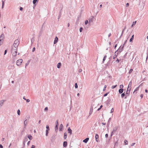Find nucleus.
I'll return each mask as SVG.
<instances>
[{
	"mask_svg": "<svg viewBox=\"0 0 148 148\" xmlns=\"http://www.w3.org/2000/svg\"><path fill=\"white\" fill-rule=\"evenodd\" d=\"M17 48L12 47V49L11 50V53H12V55L14 56H15L16 55L17 53Z\"/></svg>",
	"mask_w": 148,
	"mask_h": 148,
	"instance_id": "nucleus-1",
	"label": "nucleus"
},
{
	"mask_svg": "<svg viewBox=\"0 0 148 148\" xmlns=\"http://www.w3.org/2000/svg\"><path fill=\"white\" fill-rule=\"evenodd\" d=\"M19 44V41L18 39H16L14 41V43L12 46V47L17 48Z\"/></svg>",
	"mask_w": 148,
	"mask_h": 148,
	"instance_id": "nucleus-2",
	"label": "nucleus"
},
{
	"mask_svg": "<svg viewBox=\"0 0 148 148\" xmlns=\"http://www.w3.org/2000/svg\"><path fill=\"white\" fill-rule=\"evenodd\" d=\"M29 116L28 117H27V119H25L24 121V129H25L26 128V127L27 126V124L28 121L27 120V119H29Z\"/></svg>",
	"mask_w": 148,
	"mask_h": 148,
	"instance_id": "nucleus-3",
	"label": "nucleus"
},
{
	"mask_svg": "<svg viewBox=\"0 0 148 148\" xmlns=\"http://www.w3.org/2000/svg\"><path fill=\"white\" fill-rule=\"evenodd\" d=\"M23 61L22 59H20L17 60L16 62V65H21Z\"/></svg>",
	"mask_w": 148,
	"mask_h": 148,
	"instance_id": "nucleus-4",
	"label": "nucleus"
},
{
	"mask_svg": "<svg viewBox=\"0 0 148 148\" xmlns=\"http://www.w3.org/2000/svg\"><path fill=\"white\" fill-rule=\"evenodd\" d=\"M5 101V100H1L0 101V108L2 106Z\"/></svg>",
	"mask_w": 148,
	"mask_h": 148,
	"instance_id": "nucleus-5",
	"label": "nucleus"
},
{
	"mask_svg": "<svg viewBox=\"0 0 148 148\" xmlns=\"http://www.w3.org/2000/svg\"><path fill=\"white\" fill-rule=\"evenodd\" d=\"M4 38V35L3 34H2L0 36V39L1 40L3 41Z\"/></svg>",
	"mask_w": 148,
	"mask_h": 148,
	"instance_id": "nucleus-6",
	"label": "nucleus"
},
{
	"mask_svg": "<svg viewBox=\"0 0 148 148\" xmlns=\"http://www.w3.org/2000/svg\"><path fill=\"white\" fill-rule=\"evenodd\" d=\"M58 38L57 36H56L54 40V44H56L58 42Z\"/></svg>",
	"mask_w": 148,
	"mask_h": 148,
	"instance_id": "nucleus-7",
	"label": "nucleus"
},
{
	"mask_svg": "<svg viewBox=\"0 0 148 148\" xmlns=\"http://www.w3.org/2000/svg\"><path fill=\"white\" fill-rule=\"evenodd\" d=\"M95 138L96 142H98L99 140V136L97 134H96Z\"/></svg>",
	"mask_w": 148,
	"mask_h": 148,
	"instance_id": "nucleus-8",
	"label": "nucleus"
},
{
	"mask_svg": "<svg viewBox=\"0 0 148 148\" xmlns=\"http://www.w3.org/2000/svg\"><path fill=\"white\" fill-rule=\"evenodd\" d=\"M131 88H130L129 89H127V90L126 92V94H127L128 95L130 93V90H131Z\"/></svg>",
	"mask_w": 148,
	"mask_h": 148,
	"instance_id": "nucleus-9",
	"label": "nucleus"
},
{
	"mask_svg": "<svg viewBox=\"0 0 148 148\" xmlns=\"http://www.w3.org/2000/svg\"><path fill=\"white\" fill-rule=\"evenodd\" d=\"M68 133L70 134V135H71L72 134V130L70 129V127H68Z\"/></svg>",
	"mask_w": 148,
	"mask_h": 148,
	"instance_id": "nucleus-10",
	"label": "nucleus"
},
{
	"mask_svg": "<svg viewBox=\"0 0 148 148\" xmlns=\"http://www.w3.org/2000/svg\"><path fill=\"white\" fill-rule=\"evenodd\" d=\"M93 109L92 107H91L89 113V116H90L92 113L93 112Z\"/></svg>",
	"mask_w": 148,
	"mask_h": 148,
	"instance_id": "nucleus-11",
	"label": "nucleus"
},
{
	"mask_svg": "<svg viewBox=\"0 0 148 148\" xmlns=\"http://www.w3.org/2000/svg\"><path fill=\"white\" fill-rule=\"evenodd\" d=\"M93 16H92L91 17V18H90L89 19V23H88L89 24L90 22H92L93 20Z\"/></svg>",
	"mask_w": 148,
	"mask_h": 148,
	"instance_id": "nucleus-12",
	"label": "nucleus"
},
{
	"mask_svg": "<svg viewBox=\"0 0 148 148\" xmlns=\"http://www.w3.org/2000/svg\"><path fill=\"white\" fill-rule=\"evenodd\" d=\"M132 84V81H131L130 82V83L128 84V88H127L128 89H129L130 88H131V86Z\"/></svg>",
	"mask_w": 148,
	"mask_h": 148,
	"instance_id": "nucleus-13",
	"label": "nucleus"
},
{
	"mask_svg": "<svg viewBox=\"0 0 148 148\" xmlns=\"http://www.w3.org/2000/svg\"><path fill=\"white\" fill-rule=\"evenodd\" d=\"M123 48V47H120L117 50L119 51V52L120 53V52H121L122 51Z\"/></svg>",
	"mask_w": 148,
	"mask_h": 148,
	"instance_id": "nucleus-14",
	"label": "nucleus"
},
{
	"mask_svg": "<svg viewBox=\"0 0 148 148\" xmlns=\"http://www.w3.org/2000/svg\"><path fill=\"white\" fill-rule=\"evenodd\" d=\"M89 138H87L83 140V142L85 143H87L88 140Z\"/></svg>",
	"mask_w": 148,
	"mask_h": 148,
	"instance_id": "nucleus-15",
	"label": "nucleus"
},
{
	"mask_svg": "<svg viewBox=\"0 0 148 148\" xmlns=\"http://www.w3.org/2000/svg\"><path fill=\"white\" fill-rule=\"evenodd\" d=\"M123 88H121L119 89V92L120 93H122L123 92Z\"/></svg>",
	"mask_w": 148,
	"mask_h": 148,
	"instance_id": "nucleus-16",
	"label": "nucleus"
},
{
	"mask_svg": "<svg viewBox=\"0 0 148 148\" xmlns=\"http://www.w3.org/2000/svg\"><path fill=\"white\" fill-rule=\"evenodd\" d=\"M117 129V127H114L112 130V132H115Z\"/></svg>",
	"mask_w": 148,
	"mask_h": 148,
	"instance_id": "nucleus-17",
	"label": "nucleus"
},
{
	"mask_svg": "<svg viewBox=\"0 0 148 148\" xmlns=\"http://www.w3.org/2000/svg\"><path fill=\"white\" fill-rule=\"evenodd\" d=\"M67 145V143L66 141H64L63 143V146L64 147H66Z\"/></svg>",
	"mask_w": 148,
	"mask_h": 148,
	"instance_id": "nucleus-18",
	"label": "nucleus"
},
{
	"mask_svg": "<svg viewBox=\"0 0 148 148\" xmlns=\"http://www.w3.org/2000/svg\"><path fill=\"white\" fill-rule=\"evenodd\" d=\"M134 35H133L132 36L131 38H130V42H132V40H133V39H134Z\"/></svg>",
	"mask_w": 148,
	"mask_h": 148,
	"instance_id": "nucleus-19",
	"label": "nucleus"
},
{
	"mask_svg": "<svg viewBox=\"0 0 148 148\" xmlns=\"http://www.w3.org/2000/svg\"><path fill=\"white\" fill-rule=\"evenodd\" d=\"M28 138L30 140H32V136L29 135L28 136Z\"/></svg>",
	"mask_w": 148,
	"mask_h": 148,
	"instance_id": "nucleus-20",
	"label": "nucleus"
},
{
	"mask_svg": "<svg viewBox=\"0 0 148 148\" xmlns=\"http://www.w3.org/2000/svg\"><path fill=\"white\" fill-rule=\"evenodd\" d=\"M67 136V134L66 133V132L64 133V137L65 139H66V138Z\"/></svg>",
	"mask_w": 148,
	"mask_h": 148,
	"instance_id": "nucleus-21",
	"label": "nucleus"
},
{
	"mask_svg": "<svg viewBox=\"0 0 148 148\" xmlns=\"http://www.w3.org/2000/svg\"><path fill=\"white\" fill-rule=\"evenodd\" d=\"M63 127V125L62 124H61L60 125V130L61 131Z\"/></svg>",
	"mask_w": 148,
	"mask_h": 148,
	"instance_id": "nucleus-22",
	"label": "nucleus"
},
{
	"mask_svg": "<svg viewBox=\"0 0 148 148\" xmlns=\"http://www.w3.org/2000/svg\"><path fill=\"white\" fill-rule=\"evenodd\" d=\"M136 21H134L133 22L132 24V27H133L136 24Z\"/></svg>",
	"mask_w": 148,
	"mask_h": 148,
	"instance_id": "nucleus-23",
	"label": "nucleus"
},
{
	"mask_svg": "<svg viewBox=\"0 0 148 148\" xmlns=\"http://www.w3.org/2000/svg\"><path fill=\"white\" fill-rule=\"evenodd\" d=\"M107 58V56L106 55L103 58V61L102 62L103 63H104V62L105 60H106V58Z\"/></svg>",
	"mask_w": 148,
	"mask_h": 148,
	"instance_id": "nucleus-24",
	"label": "nucleus"
},
{
	"mask_svg": "<svg viewBox=\"0 0 148 148\" xmlns=\"http://www.w3.org/2000/svg\"><path fill=\"white\" fill-rule=\"evenodd\" d=\"M2 8H3L4 7V1L3 0H2Z\"/></svg>",
	"mask_w": 148,
	"mask_h": 148,
	"instance_id": "nucleus-25",
	"label": "nucleus"
},
{
	"mask_svg": "<svg viewBox=\"0 0 148 148\" xmlns=\"http://www.w3.org/2000/svg\"><path fill=\"white\" fill-rule=\"evenodd\" d=\"M58 130V125H56L55 127V130L56 132H57Z\"/></svg>",
	"mask_w": 148,
	"mask_h": 148,
	"instance_id": "nucleus-26",
	"label": "nucleus"
},
{
	"mask_svg": "<svg viewBox=\"0 0 148 148\" xmlns=\"http://www.w3.org/2000/svg\"><path fill=\"white\" fill-rule=\"evenodd\" d=\"M49 130H46V135L47 136L48 135V134L49 133L48 131Z\"/></svg>",
	"mask_w": 148,
	"mask_h": 148,
	"instance_id": "nucleus-27",
	"label": "nucleus"
},
{
	"mask_svg": "<svg viewBox=\"0 0 148 148\" xmlns=\"http://www.w3.org/2000/svg\"><path fill=\"white\" fill-rule=\"evenodd\" d=\"M17 114L18 115H20V111L19 109H18L17 111Z\"/></svg>",
	"mask_w": 148,
	"mask_h": 148,
	"instance_id": "nucleus-28",
	"label": "nucleus"
},
{
	"mask_svg": "<svg viewBox=\"0 0 148 148\" xmlns=\"http://www.w3.org/2000/svg\"><path fill=\"white\" fill-rule=\"evenodd\" d=\"M75 87L76 88H78V85H77V83H75Z\"/></svg>",
	"mask_w": 148,
	"mask_h": 148,
	"instance_id": "nucleus-29",
	"label": "nucleus"
},
{
	"mask_svg": "<svg viewBox=\"0 0 148 148\" xmlns=\"http://www.w3.org/2000/svg\"><path fill=\"white\" fill-rule=\"evenodd\" d=\"M117 86V85H115V86H112V87H111V88L112 89H114V88H115Z\"/></svg>",
	"mask_w": 148,
	"mask_h": 148,
	"instance_id": "nucleus-30",
	"label": "nucleus"
},
{
	"mask_svg": "<svg viewBox=\"0 0 148 148\" xmlns=\"http://www.w3.org/2000/svg\"><path fill=\"white\" fill-rule=\"evenodd\" d=\"M38 0H33V2L34 4H35L37 2Z\"/></svg>",
	"mask_w": 148,
	"mask_h": 148,
	"instance_id": "nucleus-31",
	"label": "nucleus"
},
{
	"mask_svg": "<svg viewBox=\"0 0 148 148\" xmlns=\"http://www.w3.org/2000/svg\"><path fill=\"white\" fill-rule=\"evenodd\" d=\"M139 89V87H137L136 89H135V90H134V92H133V93H134V92L136 91H137Z\"/></svg>",
	"mask_w": 148,
	"mask_h": 148,
	"instance_id": "nucleus-32",
	"label": "nucleus"
},
{
	"mask_svg": "<svg viewBox=\"0 0 148 148\" xmlns=\"http://www.w3.org/2000/svg\"><path fill=\"white\" fill-rule=\"evenodd\" d=\"M3 41L1 40L0 39V46H1L3 44Z\"/></svg>",
	"mask_w": 148,
	"mask_h": 148,
	"instance_id": "nucleus-33",
	"label": "nucleus"
},
{
	"mask_svg": "<svg viewBox=\"0 0 148 148\" xmlns=\"http://www.w3.org/2000/svg\"><path fill=\"white\" fill-rule=\"evenodd\" d=\"M125 96L124 93H122L121 95V97L122 98H123Z\"/></svg>",
	"mask_w": 148,
	"mask_h": 148,
	"instance_id": "nucleus-34",
	"label": "nucleus"
},
{
	"mask_svg": "<svg viewBox=\"0 0 148 148\" xmlns=\"http://www.w3.org/2000/svg\"><path fill=\"white\" fill-rule=\"evenodd\" d=\"M47 130H49V127L48 125H47L46 126Z\"/></svg>",
	"mask_w": 148,
	"mask_h": 148,
	"instance_id": "nucleus-35",
	"label": "nucleus"
},
{
	"mask_svg": "<svg viewBox=\"0 0 148 148\" xmlns=\"http://www.w3.org/2000/svg\"><path fill=\"white\" fill-rule=\"evenodd\" d=\"M88 23V21L87 20H86L85 21V24L87 25Z\"/></svg>",
	"mask_w": 148,
	"mask_h": 148,
	"instance_id": "nucleus-36",
	"label": "nucleus"
},
{
	"mask_svg": "<svg viewBox=\"0 0 148 148\" xmlns=\"http://www.w3.org/2000/svg\"><path fill=\"white\" fill-rule=\"evenodd\" d=\"M124 143L125 145H127L128 144V141L127 140H125Z\"/></svg>",
	"mask_w": 148,
	"mask_h": 148,
	"instance_id": "nucleus-37",
	"label": "nucleus"
},
{
	"mask_svg": "<svg viewBox=\"0 0 148 148\" xmlns=\"http://www.w3.org/2000/svg\"><path fill=\"white\" fill-rule=\"evenodd\" d=\"M119 51L118 50H117L115 52V54H116V55H117L118 54Z\"/></svg>",
	"mask_w": 148,
	"mask_h": 148,
	"instance_id": "nucleus-38",
	"label": "nucleus"
},
{
	"mask_svg": "<svg viewBox=\"0 0 148 148\" xmlns=\"http://www.w3.org/2000/svg\"><path fill=\"white\" fill-rule=\"evenodd\" d=\"M106 85H105L104 86V88L103 89V91H105L106 90Z\"/></svg>",
	"mask_w": 148,
	"mask_h": 148,
	"instance_id": "nucleus-39",
	"label": "nucleus"
},
{
	"mask_svg": "<svg viewBox=\"0 0 148 148\" xmlns=\"http://www.w3.org/2000/svg\"><path fill=\"white\" fill-rule=\"evenodd\" d=\"M56 125H58V120H57L56 121Z\"/></svg>",
	"mask_w": 148,
	"mask_h": 148,
	"instance_id": "nucleus-40",
	"label": "nucleus"
},
{
	"mask_svg": "<svg viewBox=\"0 0 148 148\" xmlns=\"http://www.w3.org/2000/svg\"><path fill=\"white\" fill-rule=\"evenodd\" d=\"M48 110V108L47 107H46L45 109V111H47Z\"/></svg>",
	"mask_w": 148,
	"mask_h": 148,
	"instance_id": "nucleus-41",
	"label": "nucleus"
},
{
	"mask_svg": "<svg viewBox=\"0 0 148 148\" xmlns=\"http://www.w3.org/2000/svg\"><path fill=\"white\" fill-rule=\"evenodd\" d=\"M83 30V28L82 27H80L79 29V31L80 32H81Z\"/></svg>",
	"mask_w": 148,
	"mask_h": 148,
	"instance_id": "nucleus-42",
	"label": "nucleus"
},
{
	"mask_svg": "<svg viewBox=\"0 0 148 148\" xmlns=\"http://www.w3.org/2000/svg\"><path fill=\"white\" fill-rule=\"evenodd\" d=\"M132 71H133V69H131L129 71V73H131L132 72Z\"/></svg>",
	"mask_w": 148,
	"mask_h": 148,
	"instance_id": "nucleus-43",
	"label": "nucleus"
},
{
	"mask_svg": "<svg viewBox=\"0 0 148 148\" xmlns=\"http://www.w3.org/2000/svg\"><path fill=\"white\" fill-rule=\"evenodd\" d=\"M36 146L34 145H32V146L31 148H35Z\"/></svg>",
	"mask_w": 148,
	"mask_h": 148,
	"instance_id": "nucleus-44",
	"label": "nucleus"
},
{
	"mask_svg": "<svg viewBox=\"0 0 148 148\" xmlns=\"http://www.w3.org/2000/svg\"><path fill=\"white\" fill-rule=\"evenodd\" d=\"M126 41H127V40H126L124 42V43L123 44V46H122V47H124V46L125 45V43L126 42Z\"/></svg>",
	"mask_w": 148,
	"mask_h": 148,
	"instance_id": "nucleus-45",
	"label": "nucleus"
},
{
	"mask_svg": "<svg viewBox=\"0 0 148 148\" xmlns=\"http://www.w3.org/2000/svg\"><path fill=\"white\" fill-rule=\"evenodd\" d=\"M123 87V85H121L120 86V88H122Z\"/></svg>",
	"mask_w": 148,
	"mask_h": 148,
	"instance_id": "nucleus-46",
	"label": "nucleus"
},
{
	"mask_svg": "<svg viewBox=\"0 0 148 148\" xmlns=\"http://www.w3.org/2000/svg\"><path fill=\"white\" fill-rule=\"evenodd\" d=\"M117 56V55H116V54H115V55H114L113 56V58L114 59V58H116V57Z\"/></svg>",
	"mask_w": 148,
	"mask_h": 148,
	"instance_id": "nucleus-47",
	"label": "nucleus"
},
{
	"mask_svg": "<svg viewBox=\"0 0 148 148\" xmlns=\"http://www.w3.org/2000/svg\"><path fill=\"white\" fill-rule=\"evenodd\" d=\"M35 47H34L33 48V49H32V51L33 52H34L35 50Z\"/></svg>",
	"mask_w": 148,
	"mask_h": 148,
	"instance_id": "nucleus-48",
	"label": "nucleus"
},
{
	"mask_svg": "<svg viewBox=\"0 0 148 148\" xmlns=\"http://www.w3.org/2000/svg\"><path fill=\"white\" fill-rule=\"evenodd\" d=\"M129 6V3H127L126 5V6L127 7Z\"/></svg>",
	"mask_w": 148,
	"mask_h": 148,
	"instance_id": "nucleus-49",
	"label": "nucleus"
},
{
	"mask_svg": "<svg viewBox=\"0 0 148 148\" xmlns=\"http://www.w3.org/2000/svg\"><path fill=\"white\" fill-rule=\"evenodd\" d=\"M82 71V69H79V70L78 71V72H79L80 73Z\"/></svg>",
	"mask_w": 148,
	"mask_h": 148,
	"instance_id": "nucleus-50",
	"label": "nucleus"
},
{
	"mask_svg": "<svg viewBox=\"0 0 148 148\" xmlns=\"http://www.w3.org/2000/svg\"><path fill=\"white\" fill-rule=\"evenodd\" d=\"M135 143H133L131 144V146H133L135 144Z\"/></svg>",
	"mask_w": 148,
	"mask_h": 148,
	"instance_id": "nucleus-51",
	"label": "nucleus"
},
{
	"mask_svg": "<svg viewBox=\"0 0 148 148\" xmlns=\"http://www.w3.org/2000/svg\"><path fill=\"white\" fill-rule=\"evenodd\" d=\"M113 111H114V110H113V108H112L110 112L112 113L113 112Z\"/></svg>",
	"mask_w": 148,
	"mask_h": 148,
	"instance_id": "nucleus-52",
	"label": "nucleus"
},
{
	"mask_svg": "<svg viewBox=\"0 0 148 148\" xmlns=\"http://www.w3.org/2000/svg\"><path fill=\"white\" fill-rule=\"evenodd\" d=\"M26 102H29L30 101V100L29 99H27L26 100Z\"/></svg>",
	"mask_w": 148,
	"mask_h": 148,
	"instance_id": "nucleus-53",
	"label": "nucleus"
},
{
	"mask_svg": "<svg viewBox=\"0 0 148 148\" xmlns=\"http://www.w3.org/2000/svg\"><path fill=\"white\" fill-rule=\"evenodd\" d=\"M108 93H106V94H105L103 96H104V97H105V96H106L107 95H108Z\"/></svg>",
	"mask_w": 148,
	"mask_h": 148,
	"instance_id": "nucleus-54",
	"label": "nucleus"
},
{
	"mask_svg": "<svg viewBox=\"0 0 148 148\" xmlns=\"http://www.w3.org/2000/svg\"><path fill=\"white\" fill-rule=\"evenodd\" d=\"M7 50H5V52H4V55H5V54H6V53H7Z\"/></svg>",
	"mask_w": 148,
	"mask_h": 148,
	"instance_id": "nucleus-55",
	"label": "nucleus"
},
{
	"mask_svg": "<svg viewBox=\"0 0 148 148\" xmlns=\"http://www.w3.org/2000/svg\"><path fill=\"white\" fill-rule=\"evenodd\" d=\"M61 65H57V67L58 68H60V67Z\"/></svg>",
	"mask_w": 148,
	"mask_h": 148,
	"instance_id": "nucleus-56",
	"label": "nucleus"
},
{
	"mask_svg": "<svg viewBox=\"0 0 148 148\" xmlns=\"http://www.w3.org/2000/svg\"><path fill=\"white\" fill-rule=\"evenodd\" d=\"M105 137L106 138H107L108 137V134H106L105 135Z\"/></svg>",
	"mask_w": 148,
	"mask_h": 148,
	"instance_id": "nucleus-57",
	"label": "nucleus"
},
{
	"mask_svg": "<svg viewBox=\"0 0 148 148\" xmlns=\"http://www.w3.org/2000/svg\"><path fill=\"white\" fill-rule=\"evenodd\" d=\"M143 94H141L140 95V96L141 97V98H142L143 97Z\"/></svg>",
	"mask_w": 148,
	"mask_h": 148,
	"instance_id": "nucleus-58",
	"label": "nucleus"
},
{
	"mask_svg": "<svg viewBox=\"0 0 148 148\" xmlns=\"http://www.w3.org/2000/svg\"><path fill=\"white\" fill-rule=\"evenodd\" d=\"M102 125H105L106 124V123H102Z\"/></svg>",
	"mask_w": 148,
	"mask_h": 148,
	"instance_id": "nucleus-59",
	"label": "nucleus"
},
{
	"mask_svg": "<svg viewBox=\"0 0 148 148\" xmlns=\"http://www.w3.org/2000/svg\"><path fill=\"white\" fill-rule=\"evenodd\" d=\"M30 141H29L28 142L27 144V145H29V144H30Z\"/></svg>",
	"mask_w": 148,
	"mask_h": 148,
	"instance_id": "nucleus-60",
	"label": "nucleus"
},
{
	"mask_svg": "<svg viewBox=\"0 0 148 148\" xmlns=\"http://www.w3.org/2000/svg\"><path fill=\"white\" fill-rule=\"evenodd\" d=\"M30 62V60H28L27 63L25 65H28L29 64V62Z\"/></svg>",
	"mask_w": 148,
	"mask_h": 148,
	"instance_id": "nucleus-61",
	"label": "nucleus"
},
{
	"mask_svg": "<svg viewBox=\"0 0 148 148\" xmlns=\"http://www.w3.org/2000/svg\"><path fill=\"white\" fill-rule=\"evenodd\" d=\"M23 8H22V7H20V10H21H21H23Z\"/></svg>",
	"mask_w": 148,
	"mask_h": 148,
	"instance_id": "nucleus-62",
	"label": "nucleus"
},
{
	"mask_svg": "<svg viewBox=\"0 0 148 148\" xmlns=\"http://www.w3.org/2000/svg\"><path fill=\"white\" fill-rule=\"evenodd\" d=\"M0 148H3V147L1 145H0Z\"/></svg>",
	"mask_w": 148,
	"mask_h": 148,
	"instance_id": "nucleus-63",
	"label": "nucleus"
},
{
	"mask_svg": "<svg viewBox=\"0 0 148 148\" xmlns=\"http://www.w3.org/2000/svg\"><path fill=\"white\" fill-rule=\"evenodd\" d=\"M125 27L124 28V29H123V30L122 31V32H123L125 30Z\"/></svg>",
	"mask_w": 148,
	"mask_h": 148,
	"instance_id": "nucleus-64",
	"label": "nucleus"
}]
</instances>
